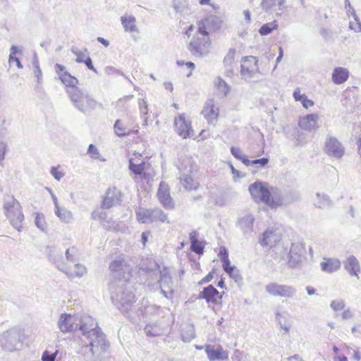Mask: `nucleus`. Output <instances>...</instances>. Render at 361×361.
<instances>
[{
	"label": "nucleus",
	"instance_id": "nucleus-1",
	"mask_svg": "<svg viewBox=\"0 0 361 361\" xmlns=\"http://www.w3.org/2000/svg\"><path fill=\"white\" fill-rule=\"evenodd\" d=\"M87 320V324L81 326V334L84 342H86L85 340L88 342L85 348H90L93 361H97L107 350L109 343L97 323L90 317H88Z\"/></svg>",
	"mask_w": 361,
	"mask_h": 361
},
{
	"label": "nucleus",
	"instance_id": "nucleus-2",
	"mask_svg": "<svg viewBox=\"0 0 361 361\" xmlns=\"http://www.w3.org/2000/svg\"><path fill=\"white\" fill-rule=\"evenodd\" d=\"M251 197L256 202H263L271 209H276L282 205V198L265 182L257 181L249 186Z\"/></svg>",
	"mask_w": 361,
	"mask_h": 361
},
{
	"label": "nucleus",
	"instance_id": "nucleus-3",
	"mask_svg": "<svg viewBox=\"0 0 361 361\" xmlns=\"http://www.w3.org/2000/svg\"><path fill=\"white\" fill-rule=\"evenodd\" d=\"M129 170L136 178L146 181L152 180L156 174L149 157L135 152L129 159Z\"/></svg>",
	"mask_w": 361,
	"mask_h": 361
},
{
	"label": "nucleus",
	"instance_id": "nucleus-4",
	"mask_svg": "<svg viewBox=\"0 0 361 361\" xmlns=\"http://www.w3.org/2000/svg\"><path fill=\"white\" fill-rule=\"evenodd\" d=\"M114 130L118 137L135 135V143L142 141L139 125L130 118L117 119L114 125Z\"/></svg>",
	"mask_w": 361,
	"mask_h": 361
},
{
	"label": "nucleus",
	"instance_id": "nucleus-5",
	"mask_svg": "<svg viewBox=\"0 0 361 361\" xmlns=\"http://www.w3.org/2000/svg\"><path fill=\"white\" fill-rule=\"evenodd\" d=\"M73 105L82 112L92 109L95 106V101L91 96L85 94L78 87L70 90L67 93Z\"/></svg>",
	"mask_w": 361,
	"mask_h": 361
},
{
	"label": "nucleus",
	"instance_id": "nucleus-6",
	"mask_svg": "<svg viewBox=\"0 0 361 361\" xmlns=\"http://www.w3.org/2000/svg\"><path fill=\"white\" fill-rule=\"evenodd\" d=\"M88 317L82 319L81 317L71 314H61L58 321V326L63 333H68L78 330L81 333V326L86 325L88 322Z\"/></svg>",
	"mask_w": 361,
	"mask_h": 361
},
{
	"label": "nucleus",
	"instance_id": "nucleus-7",
	"mask_svg": "<svg viewBox=\"0 0 361 361\" xmlns=\"http://www.w3.org/2000/svg\"><path fill=\"white\" fill-rule=\"evenodd\" d=\"M212 47V40L209 37L195 35L190 39L188 49L195 56L201 57L207 55Z\"/></svg>",
	"mask_w": 361,
	"mask_h": 361
},
{
	"label": "nucleus",
	"instance_id": "nucleus-8",
	"mask_svg": "<svg viewBox=\"0 0 361 361\" xmlns=\"http://www.w3.org/2000/svg\"><path fill=\"white\" fill-rule=\"evenodd\" d=\"M173 128L176 133L183 139L190 138L195 134L192 121L185 113L178 114L174 117Z\"/></svg>",
	"mask_w": 361,
	"mask_h": 361
},
{
	"label": "nucleus",
	"instance_id": "nucleus-9",
	"mask_svg": "<svg viewBox=\"0 0 361 361\" xmlns=\"http://www.w3.org/2000/svg\"><path fill=\"white\" fill-rule=\"evenodd\" d=\"M66 255L69 262L63 268V271L71 278L82 276L86 269L83 265L75 263V258L78 255V250L74 247H70L67 249Z\"/></svg>",
	"mask_w": 361,
	"mask_h": 361
},
{
	"label": "nucleus",
	"instance_id": "nucleus-10",
	"mask_svg": "<svg viewBox=\"0 0 361 361\" xmlns=\"http://www.w3.org/2000/svg\"><path fill=\"white\" fill-rule=\"evenodd\" d=\"M20 342V331L16 328L5 331L1 338L2 348L8 352L16 350Z\"/></svg>",
	"mask_w": 361,
	"mask_h": 361
},
{
	"label": "nucleus",
	"instance_id": "nucleus-11",
	"mask_svg": "<svg viewBox=\"0 0 361 361\" xmlns=\"http://www.w3.org/2000/svg\"><path fill=\"white\" fill-rule=\"evenodd\" d=\"M200 114L209 125H214L220 116V108L213 99H207L202 106Z\"/></svg>",
	"mask_w": 361,
	"mask_h": 361
},
{
	"label": "nucleus",
	"instance_id": "nucleus-12",
	"mask_svg": "<svg viewBox=\"0 0 361 361\" xmlns=\"http://www.w3.org/2000/svg\"><path fill=\"white\" fill-rule=\"evenodd\" d=\"M54 70L59 76L60 81L65 86L66 92L67 93L70 90H73L78 87L79 80L77 78L72 75L68 71H67L64 66L60 63H56L54 66Z\"/></svg>",
	"mask_w": 361,
	"mask_h": 361
},
{
	"label": "nucleus",
	"instance_id": "nucleus-13",
	"mask_svg": "<svg viewBox=\"0 0 361 361\" xmlns=\"http://www.w3.org/2000/svg\"><path fill=\"white\" fill-rule=\"evenodd\" d=\"M4 209L6 210V216L11 223L16 226H20L24 219V215L20 203L16 200H13L5 204Z\"/></svg>",
	"mask_w": 361,
	"mask_h": 361
},
{
	"label": "nucleus",
	"instance_id": "nucleus-14",
	"mask_svg": "<svg viewBox=\"0 0 361 361\" xmlns=\"http://www.w3.org/2000/svg\"><path fill=\"white\" fill-rule=\"evenodd\" d=\"M157 197L160 204L166 209L169 210L175 208V203L171 195L170 187L166 182H160L157 192Z\"/></svg>",
	"mask_w": 361,
	"mask_h": 361
},
{
	"label": "nucleus",
	"instance_id": "nucleus-15",
	"mask_svg": "<svg viewBox=\"0 0 361 361\" xmlns=\"http://www.w3.org/2000/svg\"><path fill=\"white\" fill-rule=\"evenodd\" d=\"M123 194L116 187H111L107 190L101 203L102 209H110L122 201Z\"/></svg>",
	"mask_w": 361,
	"mask_h": 361
},
{
	"label": "nucleus",
	"instance_id": "nucleus-16",
	"mask_svg": "<svg viewBox=\"0 0 361 361\" xmlns=\"http://www.w3.org/2000/svg\"><path fill=\"white\" fill-rule=\"evenodd\" d=\"M259 73L258 59L253 56L242 58L240 73L245 77H252Z\"/></svg>",
	"mask_w": 361,
	"mask_h": 361
},
{
	"label": "nucleus",
	"instance_id": "nucleus-17",
	"mask_svg": "<svg viewBox=\"0 0 361 361\" xmlns=\"http://www.w3.org/2000/svg\"><path fill=\"white\" fill-rule=\"evenodd\" d=\"M111 299L116 307L123 312L130 310L135 302V295H112Z\"/></svg>",
	"mask_w": 361,
	"mask_h": 361
},
{
	"label": "nucleus",
	"instance_id": "nucleus-18",
	"mask_svg": "<svg viewBox=\"0 0 361 361\" xmlns=\"http://www.w3.org/2000/svg\"><path fill=\"white\" fill-rule=\"evenodd\" d=\"M281 240V235L276 228H271L266 230L259 238V243L262 246L273 247L276 246Z\"/></svg>",
	"mask_w": 361,
	"mask_h": 361
},
{
	"label": "nucleus",
	"instance_id": "nucleus-19",
	"mask_svg": "<svg viewBox=\"0 0 361 361\" xmlns=\"http://www.w3.org/2000/svg\"><path fill=\"white\" fill-rule=\"evenodd\" d=\"M326 152L331 157L341 158L344 154V149L341 144L335 137H329L325 144Z\"/></svg>",
	"mask_w": 361,
	"mask_h": 361
},
{
	"label": "nucleus",
	"instance_id": "nucleus-20",
	"mask_svg": "<svg viewBox=\"0 0 361 361\" xmlns=\"http://www.w3.org/2000/svg\"><path fill=\"white\" fill-rule=\"evenodd\" d=\"M319 116L316 114H307L300 118L299 126L305 130H312L317 128Z\"/></svg>",
	"mask_w": 361,
	"mask_h": 361
},
{
	"label": "nucleus",
	"instance_id": "nucleus-21",
	"mask_svg": "<svg viewBox=\"0 0 361 361\" xmlns=\"http://www.w3.org/2000/svg\"><path fill=\"white\" fill-rule=\"evenodd\" d=\"M204 350L209 361L223 360L224 350L220 345H206Z\"/></svg>",
	"mask_w": 361,
	"mask_h": 361
},
{
	"label": "nucleus",
	"instance_id": "nucleus-22",
	"mask_svg": "<svg viewBox=\"0 0 361 361\" xmlns=\"http://www.w3.org/2000/svg\"><path fill=\"white\" fill-rule=\"evenodd\" d=\"M275 319L280 329L283 330L285 334H288L291 326L290 315L286 312H277L275 315Z\"/></svg>",
	"mask_w": 361,
	"mask_h": 361
},
{
	"label": "nucleus",
	"instance_id": "nucleus-23",
	"mask_svg": "<svg viewBox=\"0 0 361 361\" xmlns=\"http://www.w3.org/2000/svg\"><path fill=\"white\" fill-rule=\"evenodd\" d=\"M344 267L351 276L358 278V273L360 271V266L357 259L354 256H350L346 259Z\"/></svg>",
	"mask_w": 361,
	"mask_h": 361
},
{
	"label": "nucleus",
	"instance_id": "nucleus-24",
	"mask_svg": "<svg viewBox=\"0 0 361 361\" xmlns=\"http://www.w3.org/2000/svg\"><path fill=\"white\" fill-rule=\"evenodd\" d=\"M348 78L349 72L348 69L343 67L336 68L332 73V80L337 85L345 82Z\"/></svg>",
	"mask_w": 361,
	"mask_h": 361
},
{
	"label": "nucleus",
	"instance_id": "nucleus-25",
	"mask_svg": "<svg viewBox=\"0 0 361 361\" xmlns=\"http://www.w3.org/2000/svg\"><path fill=\"white\" fill-rule=\"evenodd\" d=\"M153 209L138 208L135 212L136 219L140 224H147L154 221L152 213Z\"/></svg>",
	"mask_w": 361,
	"mask_h": 361
},
{
	"label": "nucleus",
	"instance_id": "nucleus-26",
	"mask_svg": "<svg viewBox=\"0 0 361 361\" xmlns=\"http://www.w3.org/2000/svg\"><path fill=\"white\" fill-rule=\"evenodd\" d=\"M321 267L324 271L332 273L340 268L341 262L336 259L328 258L321 263Z\"/></svg>",
	"mask_w": 361,
	"mask_h": 361
},
{
	"label": "nucleus",
	"instance_id": "nucleus-27",
	"mask_svg": "<svg viewBox=\"0 0 361 361\" xmlns=\"http://www.w3.org/2000/svg\"><path fill=\"white\" fill-rule=\"evenodd\" d=\"M293 98L297 102H300L302 106L308 109L314 106V103L312 100L308 99L305 94H302L300 88H296L293 94Z\"/></svg>",
	"mask_w": 361,
	"mask_h": 361
},
{
	"label": "nucleus",
	"instance_id": "nucleus-28",
	"mask_svg": "<svg viewBox=\"0 0 361 361\" xmlns=\"http://www.w3.org/2000/svg\"><path fill=\"white\" fill-rule=\"evenodd\" d=\"M190 240L191 243L190 250L198 255H202L204 250V243L197 239L195 233L190 235Z\"/></svg>",
	"mask_w": 361,
	"mask_h": 361
},
{
	"label": "nucleus",
	"instance_id": "nucleus-29",
	"mask_svg": "<svg viewBox=\"0 0 361 361\" xmlns=\"http://www.w3.org/2000/svg\"><path fill=\"white\" fill-rule=\"evenodd\" d=\"M305 253L304 244L300 242L293 243L291 245L289 255L290 258L300 257Z\"/></svg>",
	"mask_w": 361,
	"mask_h": 361
},
{
	"label": "nucleus",
	"instance_id": "nucleus-30",
	"mask_svg": "<svg viewBox=\"0 0 361 361\" xmlns=\"http://www.w3.org/2000/svg\"><path fill=\"white\" fill-rule=\"evenodd\" d=\"M216 92L222 96H226L230 92V87L221 78H217L214 82Z\"/></svg>",
	"mask_w": 361,
	"mask_h": 361
},
{
	"label": "nucleus",
	"instance_id": "nucleus-31",
	"mask_svg": "<svg viewBox=\"0 0 361 361\" xmlns=\"http://www.w3.org/2000/svg\"><path fill=\"white\" fill-rule=\"evenodd\" d=\"M181 337L183 342H190L195 337L194 326L187 324L185 329H182Z\"/></svg>",
	"mask_w": 361,
	"mask_h": 361
},
{
	"label": "nucleus",
	"instance_id": "nucleus-32",
	"mask_svg": "<svg viewBox=\"0 0 361 361\" xmlns=\"http://www.w3.org/2000/svg\"><path fill=\"white\" fill-rule=\"evenodd\" d=\"M121 20L126 31H136L135 18L133 16H123Z\"/></svg>",
	"mask_w": 361,
	"mask_h": 361
},
{
	"label": "nucleus",
	"instance_id": "nucleus-33",
	"mask_svg": "<svg viewBox=\"0 0 361 361\" xmlns=\"http://www.w3.org/2000/svg\"><path fill=\"white\" fill-rule=\"evenodd\" d=\"M267 290L269 293H285L291 291V288L276 283H271L267 288Z\"/></svg>",
	"mask_w": 361,
	"mask_h": 361
},
{
	"label": "nucleus",
	"instance_id": "nucleus-34",
	"mask_svg": "<svg viewBox=\"0 0 361 361\" xmlns=\"http://www.w3.org/2000/svg\"><path fill=\"white\" fill-rule=\"evenodd\" d=\"M147 336L155 337L162 334L161 329L156 324H147L144 329Z\"/></svg>",
	"mask_w": 361,
	"mask_h": 361
},
{
	"label": "nucleus",
	"instance_id": "nucleus-35",
	"mask_svg": "<svg viewBox=\"0 0 361 361\" xmlns=\"http://www.w3.org/2000/svg\"><path fill=\"white\" fill-rule=\"evenodd\" d=\"M197 32L195 35L209 37V32L207 31L208 19L204 18L199 20L197 23Z\"/></svg>",
	"mask_w": 361,
	"mask_h": 361
},
{
	"label": "nucleus",
	"instance_id": "nucleus-36",
	"mask_svg": "<svg viewBox=\"0 0 361 361\" xmlns=\"http://www.w3.org/2000/svg\"><path fill=\"white\" fill-rule=\"evenodd\" d=\"M268 162L269 159L264 157L255 160H250L247 158L243 159V163L247 166L257 165L259 167H264L268 164Z\"/></svg>",
	"mask_w": 361,
	"mask_h": 361
},
{
	"label": "nucleus",
	"instance_id": "nucleus-37",
	"mask_svg": "<svg viewBox=\"0 0 361 361\" xmlns=\"http://www.w3.org/2000/svg\"><path fill=\"white\" fill-rule=\"evenodd\" d=\"M277 27H278L277 22L276 20H274L271 23H266V24L263 25L260 27L259 32L262 35H269V33H271L273 30H276Z\"/></svg>",
	"mask_w": 361,
	"mask_h": 361
},
{
	"label": "nucleus",
	"instance_id": "nucleus-38",
	"mask_svg": "<svg viewBox=\"0 0 361 361\" xmlns=\"http://www.w3.org/2000/svg\"><path fill=\"white\" fill-rule=\"evenodd\" d=\"M223 297V295H199L198 299H205L208 303H217Z\"/></svg>",
	"mask_w": 361,
	"mask_h": 361
},
{
	"label": "nucleus",
	"instance_id": "nucleus-39",
	"mask_svg": "<svg viewBox=\"0 0 361 361\" xmlns=\"http://www.w3.org/2000/svg\"><path fill=\"white\" fill-rule=\"evenodd\" d=\"M72 51L76 56L75 61L77 63H82L83 61H85V59H86L88 56L87 54V51L86 49H84L83 50L75 49Z\"/></svg>",
	"mask_w": 361,
	"mask_h": 361
},
{
	"label": "nucleus",
	"instance_id": "nucleus-40",
	"mask_svg": "<svg viewBox=\"0 0 361 361\" xmlns=\"http://www.w3.org/2000/svg\"><path fill=\"white\" fill-rule=\"evenodd\" d=\"M159 307L154 305H145L142 308V307H140L139 308V310L141 312L142 314H152L153 313H155L157 310H159Z\"/></svg>",
	"mask_w": 361,
	"mask_h": 361
},
{
	"label": "nucleus",
	"instance_id": "nucleus-41",
	"mask_svg": "<svg viewBox=\"0 0 361 361\" xmlns=\"http://www.w3.org/2000/svg\"><path fill=\"white\" fill-rule=\"evenodd\" d=\"M283 1V0H262L261 5L263 8L268 10L276 6L277 4L281 5Z\"/></svg>",
	"mask_w": 361,
	"mask_h": 361
},
{
	"label": "nucleus",
	"instance_id": "nucleus-42",
	"mask_svg": "<svg viewBox=\"0 0 361 361\" xmlns=\"http://www.w3.org/2000/svg\"><path fill=\"white\" fill-rule=\"evenodd\" d=\"M222 267L224 270L231 277H234L235 276V268L234 266L231 264L230 260L224 262L222 263Z\"/></svg>",
	"mask_w": 361,
	"mask_h": 361
},
{
	"label": "nucleus",
	"instance_id": "nucleus-43",
	"mask_svg": "<svg viewBox=\"0 0 361 361\" xmlns=\"http://www.w3.org/2000/svg\"><path fill=\"white\" fill-rule=\"evenodd\" d=\"M35 224L39 228H40L42 231H44L47 228L45 219L42 214L39 213L36 214Z\"/></svg>",
	"mask_w": 361,
	"mask_h": 361
},
{
	"label": "nucleus",
	"instance_id": "nucleus-44",
	"mask_svg": "<svg viewBox=\"0 0 361 361\" xmlns=\"http://www.w3.org/2000/svg\"><path fill=\"white\" fill-rule=\"evenodd\" d=\"M352 14L354 18V21L350 22V27L355 32H361V23L359 22L354 11Z\"/></svg>",
	"mask_w": 361,
	"mask_h": 361
},
{
	"label": "nucleus",
	"instance_id": "nucleus-45",
	"mask_svg": "<svg viewBox=\"0 0 361 361\" xmlns=\"http://www.w3.org/2000/svg\"><path fill=\"white\" fill-rule=\"evenodd\" d=\"M58 354V350L54 353H50L48 350H45L42 356V361H55L56 357Z\"/></svg>",
	"mask_w": 361,
	"mask_h": 361
},
{
	"label": "nucleus",
	"instance_id": "nucleus-46",
	"mask_svg": "<svg viewBox=\"0 0 361 361\" xmlns=\"http://www.w3.org/2000/svg\"><path fill=\"white\" fill-rule=\"evenodd\" d=\"M185 188L188 190H196L199 188L200 184L195 182L191 177H187L185 179Z\"/></svg>",
	"mask_w": 361,
	"mask_h": 361
},
{
	"label": "nucleus",
	"instance_id": "nucleus-47",
	"mask_svg": "<svg viewBox=\"0 0 361 361\" xmlns=\"http://www.w3.org/2000/svg\"><path fill=\"white\" fill-rule=\"evenodd\" d=\"M221 261L223 262L228 261V253L225 247H221L219 249V252L218 254Z\"/></svg>",
	"mask_w": 361,
	"mask_h": 361
},
{
	"label": "nucleus",
	"instance_id": "nucleus-48",
	"mask_svg": "<svg viewBox=\"0 0 361 361\" xmlns=\"http://www.w3.org/2000/svg\"><path fill=\"white\" fill-rule=\"evenodd\" d=\"M345 304L343 300H333L331 303V307L334 311L341 310L344 308Z\"/></svg>",
	"mask_w": 361,
	"mask_h": 361
},
{
	"label": "nucleus",
	"instance_id": "nucleus-49",
	"mask_svg": "<svg viewBox=\"0 0 361 361\" xmlns=\"http://www.w3.org/2000/svg\"><path fill=\"white\" fill-rule=\"evenodd\" d=\"M51 173L53 176L58 180H59L64 176V173L61 170L60 166L53 167L51 170Z\"/></svg>",
	"mask_w": 361,
	"mask_h": 361
},
{
	"label": "nucleus",
	"instance_id": "nucleus-50",
	"mask_svg": "<svg viewBox=\"0 0 361 361\" xmlns=\"http://www.w3.org/2000/svg\"><path fill=\"white\" fill-rule=\"evenodd\" d=\"M32 74L37 82H39L42 80V73L38 64L35 65L33 67Z\"/></svg>",
	"mask_w": 361,
	"mask_h": 361
},
{
	"label": "nucleus",
	"instance_id": "nucleus-51",
	"mask_svg": "<svg viewBox=\"0 0 361 361\" xmlns=\"http://www.w3.org/2000/svg\"><path fill=\"white\" fill-rule=\"evenodd\" d=\"M232 154L239 160L243 162V159H247L246 157L242 156V152L239 148L232 147L231 149Z\"/></svg>",
	"mask_w": 361,
	"mask_h": 361
},
{
	"label": "nucleus",
	"instance_id": "nucleus-52",
	"mask_svg": "<svg viewBox=\"0 0 361 361\" xmlns=\"http://www.w3.org/2000/svg\"><path fill=\"white\" fill-rule=\"evenodd\" d=\"M88 153L90 154L91 156L94 158L97 157L99 155V152L97 147L93 145H90L88 147Z\"/></svg>",
	"mask_w": 361,
	"mask_h": 361
},
{
	"label": "nucleus",
	"instance_id": "nucleus-53",
	"mask_svg": "<svg viewBox=\"0 0 361 361\" xmlns=\"http://www.w3.org/2000/svg\"><path fill=\"white\" fill-rule=\"evenodd\" d=\"M82 63H85L89 69L93 71L94 73H97V70L94 67L92 62V59L89 56L86 59H85V61H83Z\"/></svg>",
	"mask_w": 361,
	"mask_h": 361
},
{
	"label": "nucleus",
	"instance_id": "nucleus-54",
	"mask_svg": "<svg viewBox=\"0 0 361 361\" xmlns=\"http://www.w3.org/2000/svg\"><path fill=\"white\" fill-rule=\"evenodd\" d=\"M235 56V50L230 49L228 51V54L226 55V56L224 59V61H232L234 60Z\"/></svg>",
	"mask_w": 361,
	"mask_h": 361
},
{
	"label": "nucleus",
	"instance_id": "nucleus-55",
	"mask_svg": "<svg viewBox=\"0 0 361 361\" xmlns=\"http://www.w3.org/2000/svg\"><path fill=\"white\" fill-rule=\"evenodd\" d=\"M58 216L63 219V221H67L68 219L71 216V214L69 212H63V214H61V211L57 212Z\"/></svg>",
	"mask_w": 361,
	"mask_h": 361
},
{
	"label": "nucleus",
	"instance_id": "nucleus-56",
	"mask_svg": "<svg viewBox=\"0 0 361 361\" xmlns=\"http://www.w3.org/2000/svg\"><path fill=\"white\" fill-rule=\"evenodd\" d=\"M202 293H219V292L212 285H209L204 288Z\"/></svg>",
	"mask_w": 361,
	"mask_h": 361
},
{
	"label": "nucleus",
	"instance_id": "nucleus-57",
	"mask_svg": "<svg viewBox=\"0 0 361 361\" xmlns=\"http://www.w3.org/2000/svg\"><path fill=\"white\" fill-rule=\"evenodd\" d=\"M158 212L159 215L157 220L161 222H165L167 220V215L161 209H159Z\"/></svg>",
	"mask_w": 361,
	"mask_h": 361
},
{
	"label": "nucleus",
	"instance_id": "nucleus-58",
	"mask_svg": "<svg viewBox=\"0 0 361 361\" xmlns=\"http://www.w3.org/2000/svg\"><path fill=\"white\" fill-rule=\"evenodd\" d=\"M150 234L149 231L143 232L141 235V240L143 246L145 247L148 240V235Z\"/></svg>",
	"mask_w": 361,
	"mask_h": 361
},
{
	"label": "nucleus",
	"instance_id": "nucleus-59",
	"mask_svg": "<svg viewBox=\"0 0 361 361\" xmlns=\"http://www.w3.org/2000/svg\"><path fill=\"white\" fill-rule=\"evenodd\" d=\"M133 98L132 96H129V97H123V98H121L119 99V100L118 101V104L120 105V106H124L127 102L130 99H131Z\"/></svg>",
	"mask_w": 361,
	"mask_h": 361
},
{
	"label": "nucleus",
	"instance_id": "nucleus-60",
	"mask_svg": "<svg viewBox=\"0 0 361 361\" xmlns=\"http://www.w3.org/2000/svg\"><path fill=\"white\" fill-rule=\"evenodd\" d=\"M213 279V274L209 273L204 279H202L200 283H204L209 282Z\"/></svg>",
	"mask_w": 361,
	"mask_h": 361
},
{
	"label": "nucleus",
	"instance_id": "nucleus-61",
	"mask_svg": "<svg viewBox=\"0 0 361 361\" xmlns=\"http://www.w3.org/2000/svg\"><path fill=\"white\" fill-rule=\"evenodd\" d=\"M342 317L343 319H348L353 317V314L349 310H347L343 312Z\"/></svg>",
	"mask_w": 361,
	"mask_h": 361
},
{
	"label": "nucleus",
	"instance_id": "nucleus-62",
	"mask_svg": "<svg viewBox=\"0 0 361 361\" xmlns=\"http://www.w3.org/2000/svg\"><path fill=\"white\" fill-rule=\"evenodd\" d=\"M5 154V147L2 142H0V161L2 160Z\"/></svg>",
	"mask_w": 361,
	"mask_h": 361
},
{
	"label": "nucleus",
	"instance_id": "nucleus-63",
	"mask_svg": "<svg viewBox=\"0 0 361 361\" xmlns=\"http://www.w3.org/2000/svg\"><path fill=\"white\" fill-rule=\"evenodd\" d=\"M288 361H302V359L298 355H294L289 357Z\"/></svg>",
	"mask_w": 361,
	"mask_h": 361
},
{
	"label": "nucleus",
	"instance_id": "nucleus-64",
	"mask_svg": "<svg viewBox=\"0 0 361 361\" xmlns=\"http://www.w3.org/2000/svg\"><path fill=\"white\" fill-rule=\"evenodd\" d=\"M194 30V26L193 25H190L189 26V27L186 30V31L185 32V35L189 38L190 37V35H191V32L193 31Z\"/></svg>",
	"mask_w": 361,
	"mask_h": 361
}]
</instances>
